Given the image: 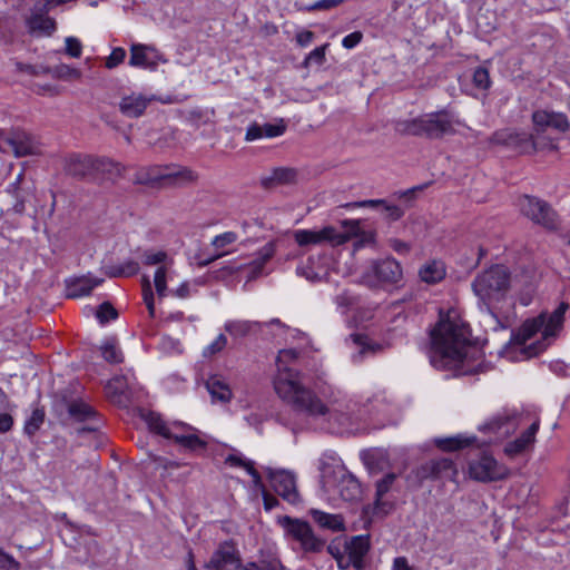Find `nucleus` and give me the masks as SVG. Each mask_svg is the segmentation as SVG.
Instances as JSON below:
<instances>
[{
	"instance_id": "f704fd0d",
	"label": "nucleus",
	"mask_w": 570,
	"mask_h": 570,
	"mask_svg": "<svg viewBox=\"0 0 570 570\" xmlns=\"http://www.w3.org/2000/svg\"><path fill=\"white\" fill-rule=\"evenodd\" d=\"M297 273L312 283L321 282L328 275L325 267L316 266V259L309 257L304 266L297 267Z\"/></svg>"
},
{
	"instance_id": "72a5a7b5",
	"label": "nucleus",
	"mask_w": 570,
	"mask_h": 570,
	"mask_svg": "<svg viewBox=\"0 0 570 570\" xmlns=\"http://www.w3.org/2000/svg\"><path fill=\"white\" fill-rule=\"evenodd\" d=\"M420 277L428 284H435L442 281L445 276V268L443 263L433 261L424 265L420 269Z\"/></svg>"
},
{
	"instance_id": "8fccbe9b",
	"label": "nucleus",
	"mask_w": 570,
	"mask_h": 570,
	"mask_svg": "<svg viewBox=\"0 0 570 570\" xmlns=\"http://www.w3.org/2000/svg\"><path fill=\"white\" fill-rule=\"evenodd\" d=\"M142 298L144 303L147 306L150 317L155 316V303H154V293L151 289L150 281L147 276L142 278Z\"/></svg>"
},
{
	"instance_id": "dca6fc26",
	"label": "nucleus",
	"mask_w": 570,
	"mask_h": 570,
	"mask_svg": "<svg viewBox=\"0 0 570 570\" xmlns=\"http://www.w3.org/2000/svg\"><path fill=\"white\" fill-rule=\"evenodd\" d=\"M491 141L498 145H504L521 153H531L535 150V140L533 135L521 131L500 130L492 135Z\"/></svg>"
},
{
	"instance_id": "4d7b16f0",
	"label": "nucleus",
	"mask_w": 570,
	"mask_h": 570,
	"mask_svg": "<svg viewBox=\"0 0 570 570\" xmlns=\"http://www.w3.org/2000/svg\"><path fill=\"white\" fill-rule=\"evenodd\" d=\"M14 131L6 132L0 130V151L13 155Z\"/></svg>"
},
{
	"instance_id": "4468645a",
	"label": "nucleus",
	"mask_w": 570,
	"mask_h": 570,
	"mask_svg": "<svg viewBox=\"0 0 570 570\" xmlns=\"http://www.w3.org/2000/svg\"><path fill=\"white\" fill-rule=\"evenodd\" d=\"M6 191L13 198L12 209L14 213L22 214L26 209V202L35 193V184L31 179L27 178L24 171L21 170L7 186Z\"/></svg>"
},
{
	"instance_id": "f257e3e1",
	"label": "nucleus",
	"mask_w": 570,
	"mask_h": 570,
	"mask_svg": "<svg viewBox=\"0 0 570 570\" xmlns=\"http://www.w3.org/2000/svg\"><path fill=\"white\" fill-rule=\"evenodd\" d=\"M276 394L293 411L308 417H324L338 424L348 423L356 404L338 390H331L323 401L312 389L297 381V374L285 372L276 381Z\"/></svg>"
},
{
	"instance_id": "bb28decb",
	"label": "nucleus",
	"mask_w": 570,
	"mask_h": 570,
	"mask_svg": "<svg viewBox=\"0 0 570 570\" xmlns=\"http://www.w3.org/2000/svg\"><path fill=\"white\" fill-rule=\"evenodd\" d=\"M313 520L323 529L333 532H341L345 530L344 518L341 514L326 513L324 511L312 509L309 511Z\"/></svg>"
},
{
	"instance_id": "69168bd1",
	"label": "nucleus",
	"mask_w": 570,
	"mask_h": 570,
	"mask_svg": "<svg viewBox=\"0 0 570 570\" xmlns=\"http://www.w3.org/2000/svg\"><path fill=\"white\" fill-rule=\"evenodd\" d=\"M262 127H263V135L266 137H269V138L283 135L285 131V128H286L285 125H283V124H278V125L265 124Z\"/></svg>"
},
{
	"instance_id": "423d86ee",
	"label": "nucleus",
	"mask_w": 570,
	"mask_h": 570,
	"mask_svg": "<svg viewBox=\"0 0 570 570\" xmlns=\"http://www.w3.org/2000/svg\"><path fill=\"white\" fill-rule=\"evenodd\" d=\"M458 120L446 110L430 112L420 117L402 120L396 124V130L402 135L421 136L440 139L455 132Z\"/></svg>"
},
{
	"instance_id": "0eeeda50",
	"label": "nucleus",
	"mask_w": 570,
	"mask_h": 570,
	"mask_svg": "<svg viewBox=\"0 0 570 570\" xmlns=\"http://www.w3.org/2000/svg\"><path fill=\"white\" fill-rule=\"evenodd\" d=\"M140 417L151 432L171 439L189 451L202 450L206 446V442L197 435L196 429L188 424L174 422L168 426L159 414L145 410L140 411Z\"/></svg>"
},
{
	"instance_id": "58836bf2",
	"label": "nucleus",
	"mask_w": 570,
	"mask_h": 570,
	"mask_svg": "<svg viewBox=\"0 0 570 570\" xmlns=\"http://www.w3.org/2000/svg\"><path fill=\"white\" fill-rule=\"evenodd\" d=\"M475 438H464L462 435H455L451 438L436 439L435 444L443 451H455L472 444Z\"/></svg>"
},
{
	"instance_id": "f3484780",
	"label": "nucleus",
	"mask_w": 570,
	"mask_h": 570,
	"mask_svg": "<svg viewBox=\"0 0 570 570\" xmlns=\"http://www.w3.org/2000/svg\"><path fill=\"white\" fill-rule=\"evenodd\" d=\"M158 61H166L153 46L134 43L130 47L129 66L135 68L156 69Z\"/></svg>"
},
{
	"instance_id": "4be33fe9",
	"label": "nucleus",
	"mask_w": 570,
	"mask_h": 570,
	"mask_svg": "<svg viewBox=\"0 0 570 570\" xmlns=\"http://www.w3.org/2000/svg\"><path fill=\"white\" fill-rule=\"evenodd\" d=\"M163 181L175 186L187 185L198 179V175L194 170L177 165L163 166Z\"/></svg>"
},
{
	"instance_id": "f03ea898",
	"label": "nucleus",
	"mask_w": 570,
	"mask_h": 570,
	"mask_svg": "<svg viewBox=\"0 0 570 570\" xmlns=\"http://www.w3.org/2000/svg\"><path fill=\"white\" fill-rule=\"evenodd\" d=\"M468 327L459 320L441 316L430 332V362L438 370L455 371L460 375L471 373L468 364L470 346Z\"/></svg>"
},
{
	"instance_id": "c03bdc74",
	"label": "nucleus",
	"mask_w": 570,
	"mask_h": 570,
	"mask_svg": "<svg viewBox=\"0 0 570 570\" xmlns=\"http://www.w3.org/2000/svg\"><path fill=\"white\" fill-rule=\"evenodd\" d=\"M214 115H215L214 109H210V110L193 109L188 112L187 119L194 127L198 128L203 125L212 122Z\"/></svg>"
},
{
	"instance_id": "c85d7f7f",
	"label": "nucleus",
	"mask_w": 570,
	"mask_h": 570,
	"mask_svg": "<svg viewBox=\"0 0 570 570\" xmlns=\"http://www.w3.org/2000/svg\"><path fill=\"white\" fill-rule=\"evenodd\" d=\"M340 497L344 501H355L361 498L362 489L360 482L352 474H343L337 483Z\"/></svg>"
},
{
	"instance_id": "13d9d810",
	"label": "nucleus",
	"mask_w": 570,
	"mask_h": 570,
	"mask_svg": "<svg viewBox=\"0 0 570 570\" xmlns=\"http://www.w3.org/2000/svg\"><path fill=\"white\" fill-rule=\"evenodd\" d=\"M550 117H551V122H550L551 128H554L561 132H564L569 129L570 125H569L568 118L564 114L551 111Z\"/></svg>"
},
{
	"instance_id": "09e8293b",
	"label": "nucleus",
	"mask_w": 570,
	"mask_h": 570,
	"mask_svg": "<svg viewBox=\"0 0 570 570\" xmlns=\"http://www.w3.org/2000/svg\"><path fill=\"white\" fill-rule=\"evenodd\" d=\"M166 275H167L166 266H159L155 272L154 283H155V288H156L157 295L159 297L166 296V291H167Z\"/></svg>"
},
{
	"instance_id": "20e7f679",
	"label": "nucleus",
	"mask_w": 570,
	"mask_h": 570,
	"mask_svg": "<svg viewBox=\"0 0 570 570\" xmlns=\"http://www.w3.org/2000/svg\"><path fill=\"white\" fill-rule=\"evenodd\" d=\"M471 287L479 298L483 322L497 330L500 326V321L493 312L492 305L501 302L511 287L509 268L501 264L492 265L476 274Z\"/></svg>"
},
{
	"instance_id": "c9c22d12",
	"label": "nucleus",
	"mask_w": 570,
	"mask_h": 570,
	"mask_svg": "<svg viewBox=\"0 0 570 570\" xmlns=\"http://www.w3.org/2000/svg\"><path fill=\"white\" fill-rule=\"evenodd\" d=\"M225 331L234 337H244L261 327V323L252 321H229L225 324Z\"/></svg>"
},
{
	"instance_id": "603ef678",
	"label": "nucleus",
	"mask_w": 570,
	"mask_h": 570,
	"mask_svg": "<svg viewBox=\"0 0 570 570\" xmlns=\"http://www.w3.org/2000/svg\"><path fill=\"white\" fill-rule=\"evenodd\" d=\"M126 58V51L121 47L112 49L111 53L106 58L105 66L107 69H114L121 65Z\"/></svg>"
},
{
	"instance_id": "9d476101",
	"label": "nucleus",
	"mask_w": 570,
	"mask_h": 570,
	"mask_svg": "<svg viewBox=\"0 0 570 570\" xmlns=\"http://www.w3.org/2000/svg\"><path fill=\"white\" fill-rule=\"evenodd\" d=\"M278 522L283 527L286 537L297 541L302 550L305 552L322 551L325 541L314 533L307 521L285 515Z\"/></svg>"
},
{
	"instance_id": "79ce46f5",
	"label": "nucleus",
	"mask_w": 570,
	"mask_h": 570,
	"mask_svg": "<svg viewBox=\"0 0 570 570\" xmlns=\"http://www.w3.org/2000/svg\"><path fill=\"white\" fill-rule=\"evenodd\" d=\"M485 430L498 433L500 436L508 435L513 426L508 416H498L484 425Z\"/></svg>"
},
{
	"instance_id": "a19ab883",
	"label": "nucleus",
	"mask_w": 570,
	"mask_h": 570,
	"mask_svg": "<svg viewBox=\"0 0 570 570\" xmlns=\"http://www.w3.org/2000/svg\"><path fill=\"white\" fill-rule=\"evenodd\" d=\"M100 348L101 355L107 362L112 364H118L122 362V353L116 345L115 340L105 342Z\"/></svg>"
},
{
	"instance_id": "680f3d73",
	"label": "nucleus",
	"mask_w": 570,
	"mask_h": 570,
	"mask_svg": "<svg viewBox=\"0 0 570 570\" xmlns=\"http://www.w3.org/2000/svg\"><path fill=\"white\" fill-rule=\"evenodd\" d=\"M345 0H318L311 4L307 9L309 11H317V10H330L333 8L338 7L342 4Z\"/></svg>"
},
{
	"instance_id": "3c124183",
	"label": "nucleus",
	"mask_w": 570,
	"mask_h": 570,
	"mask_svg": "<svg viewBox=\"0 0 570 570\" xmlns=\"http://www.w3.org/2000/svg\"><path fill=\"white\" fill-rule=\"evenodd\" d=\"M96 316L101 324H105L115 320L118 316V313L109 302H105L98 307Z\"/></svg>"
},
{
	"instance_id": "aec40b11",
	"label": "nucleus",
	"mask_w": 570,
	"mask_h": 570,
	"mask_svg": "<svg viewBox=\"0 0 570 570\" xmlns=\"http://www.w3.org/2000/svg\"><path fill=\"white\" fill-rule=\"evenodd\" d=\"M104 282L102 278L83 275L66 279V295L69 298L87 296L91 291Z\"/></svg>"
},
{
	"instance_id": "a18cd8bd",
	"label": "nucleus",
	"mask_w": 570,
	"mask_h": 570,
	"mask_svg": "<svg viewBox=\"0 0 570 570\" xmlns=\"http://www.w3.org/2000/svg\"><path fill=\"white\" fill-rule=\"evenodd\" d=\"M45 421V412L41 409H36L32 411L30 417L24 423V433L28 435H33L42 425Z\"/></svg>"
},
{
	"instance_id": "9b49d317",
	"label": "nucleus",
	"mask_w": 570,
	"mask_h": 570,
	"mask_svg": "<svg viewBox=\"0 0 570 570\" xmlns=\"http://www.w3.org/2000/svg\"><path fill=\"white\" fill-rule=\"evenodd\" d=\"M518 206L520 212L533 223L548 229L557 228V214L547 202L537 197L523 195L519 198Z\"/></svg>"
},
{
	"instance_id": "ea45409f",
	"label": "nucleus",
	"mask_w": 570,
	"mask_h": 570,
	"mask_svg": "<svg viewBox=\"0 0 570 570\" xmlns=\"http://www.w3.org/2000/svg\"><path fill=\"white\" fill-rule=\"evenodd\" d=\"M69 414L77 421H87L96 415L94 409L85 402L75 401L68 406Z\"/></svg>"
},
{
	"instance_id": "39448f33",
	"label": "nucleus",
	"mask_w": 570,
	"mask_h": 570,
	"mask_svg": "<svg viewBox=\"0 0 570 570\" xmlns=\"http://www.w3.org/2000/svg\"><path fill=\"white\" fill-rule=\"evenodd\" d=\"M207 570H286L275 554L263 556L257 562L242 563L240 553L233 541L219 543L206 564Z\"/></svg>"
},
{
	"instance_id": "37998d69",
	"label": "nucleus",
	"mask_w": 570,
	"mask_h": 570,
	"mask_svg": "<svg viewBox=\"0 0 570 570\" xmlns=\"http://www.w3.org/2000/svg\"><path fill=\"white\" fill-rule=\"evenodd\" d=\"M396 480L395 473H387L376 482V491H375V507L379 508L381 505L382 498L391 490L394 481Z\"/></svg>"
},
{
	"instance_id": "49530a36",
	"label": "nucleus",
	"mask_w": 570,
	"mask_h": 570,
	"mask_svg": "<svg viewBox=\"0 0 570 570\" xmlns=\"http://www.w3.org/2000/svg\"><path fill=\"white\" fill-rule=\"evenodd\" d=\"M551 111L547 110H535L532 114V122L537 132L546 130V128L550 127L551 122Z\"/></svg>"
},
{
	"instance_id": "5fc2aeb1",
	"label": "nucleus",
	"mask_w": 570,
	"mask_h": 570,
	"mask_svg": "<svg viewBox=\"0 0 570 570\" xmlns=\"http://www.w3.org/2000/svg\"><path fill=\"white\" fill-rule=\"evenodd\" d=\"M142 257H144V264L148 265V266L163 264L168 261V255L164 250H158V252L147 250L144 253Z\"/></svg>"
},
{
	"instance_id": "f8f14e48",
	"label": "nucleus",
	"mask_w": 570,
	"mask_h": 570,
	"mask_svg": "<svg viewBox=\"0 0 570 570\" xmlns=\"http://www.w3.org/2000/svg\"><path fill=\"white\" fill-rule=\"evenodd\" d=\"M469 472L472 479L482 482L501 480L507 475V469L488 453H482L479 459L471 461Z\"/></svg>"
},
{
	"instance_id": "412c9836",
	"label": "nucleus",
	"mask_w": 570,
	"mask_h": 570,
	"mask_svg": "<svg viewBox=\"0 0 570 570\" xmlns=\"http://www.w3.org/2000/svg\"><path fill=\"white\" fill-rule=\"evenodd\" d=\"M370 538L368 535H355L346 543V551L351 559L352 567L356 570H363L365 568L364 558L370 551Z\"/></svg>"
},
{
	"instance_id": "ddd939ff",
	"label": "nucleus",
	"mask_w": 570,
	"mask_h": 570,
	"mask_svg": "<svg viewBox=\"0 0 570 570\" xmlns=\"http://www.w3.org/2000/svg\"><path fill=\"white\" fill-rule=\"evenodd\" d=\"M274 491L291 504L301 502V495L296 488L295 475L286 470H266Z\"/></svg>"
},
{
	"instance_id": "bf43d9fd",
	"label": "nucleus",
	"mask_w": 570,
	"mask_h": 570,
	"mask_svg": "<svg viewBox=\"0 0 570 570\" xmlns=\"http://www.w3.org/2000/svg\"><path fill=\"white\" fill-rule=\"evenodd\" d=\"M237 240V235L234 232H226L220 235H217L212 240V245L216 248H223L229 244H233Z\"/></svg>"
},
{
	"instance_id": "e2e57ef3",
	"label": "nucleus",
	"mask_w": 570,
	"mask_h": 570,
	"mask_svg": "<svg viewBox=\"0 0 570 570\" xmlns=\"http://www.w3.org/2000/svg\"><path fill=\"white\" fill-rule=\"evenodd\" d=\"M328 45H324L315 48L309 55L306 57V63H317L322 65L325 60V50Z\"/></svg>"
},
{
	"instance_id": "4c0bfd02",
	"label": "nucleus",
	"mask_w": 570,
	"mask_h": 570,
	"mask_svg": "<svg viewBox=\"0 0 570 570\" xmlns=\"http://www.w3.org/2000/svg\"><path fill=\"white\" fill-rule=\"evenodd\" d=\"M42 72L61 80H77L81 78L80 70L65 63H61L53 68H42Z\"/></svg>"
},
{
	"instance_id": "393cba45",
	"label": "nucleus",
	"mask_w": 570,
	"mask_h": 570,
	"mask_svg": "<svg viewBox=\"0 0 570 570\" xmlns=\"http://www.w3.org/2000/svg\"><path fill=\"white\" fill-rule=\"evenodd\" d=\"M205 385L213 402L228 403L233 397V392L229 385L220 375L209 376Z\"/></svg>"
},
{
	"instance_id": "cd10ccee",
	"label": "nucleus",
	"mask_w": 570,
	"mask_h": 570,
	"mask_svg": "<svg viewBox=\"0 0 570 570\" xmlns=\"http://www.w3.org/2000/svg\"><path fill=\"white\" fill-rule=\"evenodd\" d=\"M275 242L267 243L257 252V257L249 264L248 281L255 279L262 274L265 264L275 255Z\"/></svg>"
},
{
	"instance_id": "473e14b6",
	"label": "nucleus",
	"mask_w": 570,
	"mask_h": 570,
	"mask_svg": "<svg viewBox=\"0 0 570 570\" xmlns=\"http://www.w3.org/2000/svg\"><path fill=\"white\" fill-rule=\"evenodd\" d=\"M297 357V352L294 351V350H282L279 353H278V356L276 358V365H277V374L275 375L274 377V381H273V384H274V390L276 391V381L278 380V377L285 373V372H289V373H295L297 374V381L299 383H303L302 381V374L296 371V370H293V368H289L287 366V362L288 361H292V360H295Z\"/></svg>"
},
{
	"instance_id": "338daca9",
	"label": "nucleus",
	"mask_w": 570,
	"mask_h": 570,
	"mask_svg": "<svg viewBox=\"0 0 570 570\" xmlns=\"http://www.w3.org/2000/svg\"><path fill=\"white\" fill-rule=\"evenodd\" d=\"M383 213H384V216L391 220H397L404 214V212L399 206L390 205L386 202L383 206Z\"/></svg>"
},
{
	"instance_id": "052dcab7",
	"label": "nucleus",
	"mask_w": 570,
	"mask_h": 570,
	"mask_svg": "<svg viewBox=\"0 0 570 570\" xmlns=\"http://www.w3.org/2000/svg\"><path fill=\"white\" fill-rule=\"evenodd\" d=\"M0 570H20V563L2 549H0Z\"/></svg>"
},
{
	"instance_id": "1a4fd4ad",
	"label": "nucleus",
	"mask_w": 570,
	"mask_h": 570,
	"mask_svg": "<svg viewBox=\"0 0 570 570\" xmlns=\"http://www.w3.org/2000/svg\"><path fill=\"white\" fill-rule=\"evenodd\" d=\"M403 277V271L400 263L386 257L372 261L362 274V283L368 287H379L382 285L397 284Z\"/></svg>"
},
{
	"instance_id": "7ed1b4c3",
	"label": "nucleus",
	"mask_w": 570,
	"mask_h": 570,
	"mask_svg": "<svg viewBox=\"0 0 570 570\" xmlns=\"http://www.w3.org/2000/svg\"><path fill=\"white\" fill-rule=\"evenodd\" d=\"M568 308V303L562 302L550 315L542 313L537 318L525 321L512 337L511 347L520 350L525 358L544 351L549 340L556 337L562 327Z\"/></svg>"
},
{
	"instance_id": "de8ad7c7",
	"label": "nucleus",
	"mask_w": 570,
	"mask_h": 570,
	"mask_svg": "<svg viewBox=\"0 0 570 570\" xmlns=\"http://www.w3.org/2000/svg\"><path fill=\"white\" fill-rule=\"evenodd\" d=\"M473 85L482 90H487L491 86L490 75L487 68L478 67L472 77Z\"/></svg>"
},
{
	"instance_id": "e433bc0d",
	"label": "nucleus",
	"mask_w": 570,
	"mask_h": 570,
	"mask_svg": "<svg viewBox=\"0 0 570 570\" xmlns=\"http://www.w3.org/2000/svg\"><path fill=\"white\" fill-rule=\"evenodd\" d=\"M164 180L163 166H151L137 171L135 183L154 185Z\"/></svg>"
},
{
	"instance_id": "5701e85b",
	"label": "nucleus",
	"mask_w": 570,
	"mask_h": 570,
	"mask_svg": "<svg viewBox=\"0 0 570 570\" xmlns=\"http://www.w3.org/2000/svg\"><path fill=\"white\" fill-rule=\"evenodd\" d=\"M423 471L425 472V476L441 478L455 480L458 475V470L451 459L441 458L436 460H432L428 462L423 466Z\"/></svg>"
},
{
	"instance_id": "6e6d98bb",
	"label": "nucleus",
	"mask_w": 570,
	"mask_h": 570,
	"mask_svg": "<svg viewBox=\"0 0 570 570\" xmlns=\"http://www.w3.org/2000/svg\"><path fill=\"white\" fill-rule=\"evenodd\" d=\"M65 51L68 56L72 58H79L82 52V45L79 39L75 37H67L65 39Z\"/></svg>"
},
{
	"instance_id": "c756f323",
	"label": "nucleus",
	"mask_w": 570,
	"mask_h": 570,
	"mask_svg": "<svg viewBox=\"0 0 570 570\" xmlns=\"http://www.w3.org/2000/svg\"><path fill=\"white\" fill-rule=\"evenodd\" d=\"M124 167L119 163L104 157H95V179L102 176L107 179L115 180L122 176Z\"/></svg>"
},
{
	"instance_id": "0e129e2a",
	"label": "nucleus",
	"mask_w": 570,
	"mask_h": 570,
	"mask_svg": "<svg viewBox=\"0 0 570 570\" xmlns=\"http://www.w3.org/2000/svg\"><path fill=\"white\" fill-rule=\"evenodd\" d=\"M352 342L360 347L358 354L362 355L366 353L367 351L372 350V346L368 343V338L365 335L362 334H353L351 335Z\"/></svg>"
},
{
	"instance_id": "a878e982",
	"label": "nucleus",
	"mask_w": 570,
	"mask_h": 570,
	"mask_svg": "<svg viewBox=\"0 0 570 570\" xmlns=\"http://www.w3.org/2000/svg\"><path fill=\"white\" fill-rule=\"evenodd\" d=\"M107 397L115 404L125 405L128 397V384L124 376H116L105 386Z\"/></svg>"
},
{
	"instance_id": "774afa93",
	"label": "nucleus",
	"mask_w": 570,
	"mask_h": 570,
	"mask_svg": "<svg viewBox=\"0 0 570 570\" xmlns=\"http://www.w3.org/2000/svg\"><path fill=\"white\" fill-rule=\"evenodd\" d=\"M362 38H363L362 32L354 31L343 38L342 45L346 49H352L361 42Z\"/></svg>"
},
{
	"instance_id": "7c9ffc66",
	"label": "nucleus",
	"mask_w": 570,
	"mask_h": 570,
	"mask_svg": "<svg viewBox=\"0 0 570 570\" xmlns=\"http://www.w3.org/2000/svg\"><path fill=\"white\" fill-rule=\"evenodd\" d=\"M539 430V422H533L527 431H524L520 438L515 439L513 442L509 443L505 448V451L509 454H518L524 451L533 441L535 433Z\"/></svg>"
},
{
	"instance_id": "6ab92c4d",
	"label": "nucleus",
	"mask_w": 570,
	"mask_h": 570,
	"mask_svg": "<svg viewBox=\"0 0 570 570\" xmlns=\"http://www.w3.org/2000/svg\"><path fill=\"white\" fill-rule=\"evenodd\" d=\"M151 100V97H147L139 92H131L130 95L121 97L118 104L119 111L125 117L138 118L144 115Z\"/></svg>"
},
{
	"instance_id": "2eb2a0df",
	"label": "nucleus",
	"mask_w": 570,
	"mask_h": 570,
	"mask_svg": "<svg viewBox=\"0 0 570 570\" xmlns=\"http://www.w3.org/2000/svg\"><path fill=\"white\" fill-rule=\"evenodd\" d=\"M63 171L76 179H95V156L71 154L63 159Z\"/></svg>"
},
{
	"instance_id": "6e6552de",
	"label": "nucleus",
	"mask_w": 570,
	"mask_h": 570,
	"mask_svg": "<svg viewBox=\"0 0 570 570\" xmlns=\"http://www.w3.org/2000/svg\"><path fill=\"white\" fill-rule=\"evenodd\" d=\"M345 227H350L344 232L337 230L333 226H326L321 230L298 229L294 233V238L299 246L316 245L328 242L332 245H342L356 234V222H343Z\"/></svg>"
},
{
	"instance_id": "864d4df0",
	"label": "nucleus",
	"mask_w": 570,
	"mask_h": 570,
	"mask_svg": "<svg viewBox=\"0 0 570 570\" xmlns=\"http://www.w3.org/2000/svg\"><path fill=\"white\" fill-rule=\"evenodd\" d=\"M227 338L224 334H219L214 342L204 348L203 355L205 357L213 356L225 348Z\"/></svg>"
},
{
	"instance_id": "b1692460",
	"label": "nucleus",
	"mask_w": 570,
	"mask_h": 570,
	"mask_svg": "<svg viewBox=\"0 0 570 570\" xmlns=\"http://www.w3.org/2000/svg\"><path fill=\"white\" fill-rule=\"evenodd\" d=\"M297 180V170L291 167H277L261 177V185L271 188L276 185H289Z\"/></svg>"
},
{
	"instance_id": "a211bd4d",
	"label": "nucleus",
	"mask_w": 570,
	"mask_h": 570,
	"mask_svg": "<svg viewBox=\"0 0 570 570\" xmlns=\"http://www.w3.org/2000/svg\"><path fill=\"white\" fill-rule=\"evenodd\" d=\"M26 26L28 32L35 37H50L57 29L55 19L42 10H32L26 20Z\"/></svg>"
},
{
	"instance_id": "2f4dec72",
	"label": "nucleus",
	"mask_w": 570,
	"mask_h": 570,
	"mask_svg": "<svg viewBox=\"0 0 570 570\" xmlns=\"http://www.w3.org/2000/svg\"><path fill=\"white\" fill-rule=\"evenodd\" d=\"M38 147L31 137L23 131H14L13 156L24 157L37 154Z\"/></svg>"
}]
</instances>
